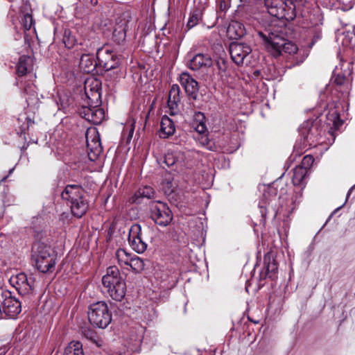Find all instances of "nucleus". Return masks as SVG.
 Instances as JSON below:
<instances>
[{"label": "nucleus", "instance_id": "nucleus-15", "mask_svg": "<svg viewBox=\"0 0 355 355\" xmlns=\"http://www.w3.org/2000/svg\"><path fill=\"white\" fill-rule=\"evenodd\" d=\"M128 243L133 250L137 253H143L147 248V243L144 239L141 226L133 224L129 230Z\"/></svg>", "mask_w": 355, "mask_h": 355}, {"label": "nucleus", "instance_id": "nucleus-23", "mask_svg": "<svg viewBox=\"0 0 355 355\" xmlns=\"http://www.w3.org/2000/svg\"><path fill=\"white\" fill-rule=\"evenodd\" d=\"M180 83L187 95L196 99L199 90L198 83L187 72L180 74Z\"/></svg>", "mask_w": 355, "mask_h": 355}, {"label": "nucleus", "instance_id": "nucleus-37", "mask_svg": "<svg viewBox=\"0 0 355 355\" xmlns=\"http://www.w3.org/2000/svg\"><path fill=\"white\" fill-rule=\"evenodd\" d=\"M264 263L266 265L267 277L274 279L277 271V263L274 259L270 260V258L268 259L267 257L264 258Z\"/></svg>", "mask_w": 355, "mask_h": 355}, {"label": "nucleus", "instance_id": "nucleus-41", "mask_svg": "<svg viewBox=\"0 0 355 355\" xmlns=\"http://www.w3.org/2000/svg\"><path fill=\"white\" fill-rule=\"evenodd\" d=\"M84 336L89 340H94L96 338V333L94 331L89 329H85L83 331Z\"/></svg>", "mask_w": 355, "mask_h": 355}, {"label": "nucleus", "instance_id": "nucleus-6", "mask_svg": "<svg viewBox=\"0 0 355 355\" xmlns=\"http://www.w3.org/2000/svg\"><path fill=\"white\" fill-rule=\"evenodd\" d=\"M265 6L267 8L268 12L272 17H274L275 19H273L270 21H265L263 27L267 25L268 23H270L272 21H277V24L281 25L282 23L279 20L285 19L286 21H292L295 19V7L291 3L288 5L286 1L284 0H266Z\"/></svg>", "mask_w": 355, "mask_h": 355}, {"label": "nucleus", "instance_id": "nucleus-26", "mask_svg": "<svg viewBox=\"0 0 355 355\" xmlns=\"http://www.w3.org/2000/svg\"><path fill=\"white\" fill-rule=\"evenodd\" d=\"M180 87L178 85H173L168 94L167 104L171 115L178 114V105L180 102Z\"/></svg>", "mask_w": 355, "mask_h": 355}, {"label": "nucleus", "instance_id": "nucleus-14", "mask_svg": "<svg viewBox=\"0 0 355 355\" xmlns=\"http://www.w3.org/2000/svg\"><path fill=\"white\" fill-rule=\"evenodd\" d=\"M86 141L87 147V158L90 161H95L102 150L100 137L98 131L88 129L86 132Z\"/></svg>", "mask_w": 355, "mask_h": 355}, {"label": "nucleus", "instance_id": "nucleus-12", "mask_svg": "<svg viewBox=\"0 0 355 355\" xmlns=\"http://www.w3.org/2000/svg\"><path fill=\"white\" fill-rule=\"evenodd\" d=\"M96 60L99 65L107 71L116 69L119 64V58L109 46L97 49Z\"/></svg>", "mask_w": 355, "mask_h": 355}, {"label": "nucleus", "instance_id": "nucleus-25", "mask_svg": "<svg viewBox=\"0 0 355 355\" xmlns=\"http://www.w3.org/2000/svg\"><path fill=\"white\" fill-rule=\"evenodd\" d=\"M83 54L81 55L79 67L85 73H91L96 67L97 63L94 60L92 53L94 51H89L86 49H80Z\"/></svg>", "mask_w": 355, "mask_h": 355}, {"label": "nucleus", "instance_id": "nucleus-7", "mask_svg": "<svg viewBox=\"0 0 355 355\" xmlns=\"http://www.w3.org/2000/svg\"><path fill=\"white\" fill-rule=\"evenodd\" d=\"M320 130L318 125H314L312 120L305 121L299 128V133L301 139L303 140L302 143L297 142L294 146V149H300L306 150L307 148L315 147L320 144Z\"/></svg>", "mask_w": 355, "mask_h": 355}, {"label": "nucleus", "instance_id": "nucleus-5", "mask_svg": "<svg viewBox=\"0 0 355 355\" xmlns=\"http://www.w3.org/2000/svg\"><path fill=\"white\" fill-rule=\"evenodd\" d=\"M103 292L114 300L121 301L125 295L126 285L116 266H110L102 278Z\"/></svg>", "mask_w": 355, "mask_h": 355}, {"label": "nucleus", "instance_id": "nucleus-28", "mask_svg": "<svg viewBox=\"0 0 355 355\" xmlns=\"http://www.w3.org/2000/svg\"><path fill=\"white\" fill-rule=\"evenodd\" d=\"M175 131V125L173 121L166 115L162 117L159 136L160 138L166 139L172 136Z\"/></svg>", "mask_w": 355, "mask_h": 355}, {"label": "nucleus", "instance_id": "nucleus-45", "mask_svg": "<svg viewBox=\"0 0 355 355\" xmlns=\"http://www.w3.org/2000/svg\"><path fill=\"white\" fill-rule=\"evenodd\" d=\"M235 26H240L238 23L235 22L228 27V32H230L232 28L235 27Z\"/></svg>", "mask_w": 355, "mask_h": 355}, {"label": "nucleus", "instance_id": "nucleus-8", "mask_svg": "<svg viewBox=\"0 0 355 355\" xmlns=\"http://www.w3.org/2000/svg\"><path fill=\"white\" fill-rule=\"evenodd\" d=\"M88 319L94 327L100 329L106 328L112 321V314L107 303L99 301L92 304L88 311Z\"/></svg>", "mask_w": 355, "mask_h": 355}, {"label": "nucleus", "instance_id": "nucleus-49", "mask_svg": "<svg viewBox=\"0 0 355 355\" xmlns=\"http://www.w3.org/2000/svg\"><path fill=\"white\" fill-rule=\"evenodd\" d=\"M352 189H353V187H352V188H351V189L349 190L348 193H347L348 195H349V194H350V193H351V191H352Z\"/></svg>", "mask_w": 355, "mask_h": 355}, {"label": "nucleus", "instance_id": "nucleus-35", "mask_svg": "<svg viewBox=\"0 0 355 355\" xmlns=\"http://www.w3.org/2000/svg\"><path fill=\"white\" fill-rule=\"evenodd\" d=\"M64 355H85L82 344L78 341L71 342L65 347Z\"/></svg>", "mask_w": 355, "mask_h": 355}, {"label": "nucleus", "instance_id": "nucleus-51", "mask_svg": "<svg viewBox=\"0 0 355 355\" xmlns=\"http://www.w3.org/2000/svg\"><path fill=\"white\" fill-rule=\"evenodd\" d=\"M1 216H2V214H1V213H0V218H1Z\"/></svg>", "mask_w": 355, "mask_h": 355}, {"label": "nucleus", "instance_id": "nucleus-34", "mask_svg": "<svg viewBox=\"0 0 355 355\" xmlns=\"http://www.w3.org/2000/svg\"><path fill=\"white\" fill-rule=\"evenodd\" d=\"M132 254L128 252L125 249L119 248L115 253L116 259L121 268H126Z\"/></svg>", "mask_w": 355, "mask_h": 355}, {"label": "nucleus", "instance_id": "nucleus-50", "mask_svg": "<svg viewBox=\"0 0 355 355\" xmlns=\"http://www.w3.org/2000/svg\"><path fill=\"white\" fill-rule=\"evenodd\" d=\"M275 185H276L277 189V188L279 187L278 182H275Z\"/></svg>", "mask_w": 355, "mask_h": 355}, {"label": "nucleus", "instance_id": "nucleus-21", "mask_svg": "<svg viewBox=\"0 0 355 355\" xmlns=\"http://www.w3.org/2000/svg\"><path fill=\"white\" fill-rule=\"evenodd\" d=\"M250 46L241 42H232L230 45V53L234 62L240 65L243 63L244 58L251 53Z\"/></svg>", "mask_w": 355, "mask_h": 355}, {"label": "nucleus", "instance_id": "nucleus-39", "mask_svg": "<svg viewBox=\"0 0 355 355\" xmlns=\"http://www.w3.org/2000/svg\"><path fill=\"white\" fill-rule=\"evenodd\" d=\"M126 33L125 28L115 29L113 32V37L116 42L120 44L125 39Z\"/></svg>", "mask_w": 355, "mask_h": 355}, {"label": "nucleus", "instance_id": "nucleus-43", "mask_svg": "<svg viewBox=\"0 0 355 355\" xmlns=\"http://www.w3.org/2000/svg\"><path fill=\"white\" fill-rule=\"evenodd\" d=\"M68 102L67 101H62L60 100V105H59V103H58V109L59 110H61V109H64L67 107V106H68Z\"/></svg>", "mask_w": 355, "mask_h": 355}, {"label": "nucleus", "instance_id": "nucleus-2", "mask_svg": "<svg viewBox=\"0 0 355 355\" xmlns=\"http://www.w3.org/2000/svg\"><path fill=\"white\" fill-rule=\"evenodd\" d=\"M282 25L277 24L275 20L258 31V35L265 42L267 50L276 57L282 52L294 54L297 51V46L282 36Z\"/></svg>", "mask_w": 355, "mask_h": 355}, {"label": "nucleus", "instance_id": "nucleus-20", "mask_svg": "<svg viewBox=\"0 0 355 355\" xmlns=\"http://www.w3.org/2000/svg\"><path fill=\"white\" fill-rule=\"evenodd\" d=\"M10 282L21 295L31 293L34 289L35 279L31 275L28 277L25 273L21 272L10 279Z\"/></svg>", "mask_w": 355, "mask_h": 355}, {"label": "nucleus", "instance_id": "nucleus-47", "mask_svg": "<svg viewBox=\"0 0 355 355\" xmlns=\"http://www.w3.org/2000/svg\"><path fill=\"white\" fill-rule=\"evenodd\" d=\"M14 170H15V167H13L12 168L10 169L8 175L12 174L13 173Z\"/></svg>", "mask_w": 355, "mask_h": 355}, {"label": "nucleus", "instance_id": "nucleus-10", "mask_svg": "<svg viewBox=\"0 0 355 355\" xmlns=\"http://www.w3.org/2000/svg\"><path fill=\"white\" fill-rule=\"evenodd\" d=\"M62 42L68 49L77 46L79 50L86 49L89 51H94L96 49L93 42L83 37L75 29H64L62 35Z\"/></svg>", "mask_w": 355, "mask_h": 355}, {"label": "nucleus", "instance_id": "nucleus-4", "mask_svg": "<svg viewBox=\"0 0 355 355\" xmlns=\"http://www.w3.org/2000/svg\"><path fill=\"white\" fill-rule=\"evenodd\" d=\"M62 199L70 207L71 214L81 218L89 208V202L84 189L78 184H68L61 193Z\"/></svg>", "mask_w": 355, "mask_h": 355}, {"label": "nucleus", "instance_id": "nucleus-46", "mask_svg": "<svg viewBox=\"0 0 355 355\" xmlns=\"http://www.w3.org/2000/svg\"><path fill=\"white\" fill-rule=\"evenodd\" d=\"M98 0H91V3L92 5H96L97 3Z\"/></svg>", "mask_w": 355, "mask_h": 355}, {"label": "nucleus", "instance_id": "nucleus-24", "mask_svg": "<svg viewBox=\"0 0 355 355\" xmlns=\"http://www.w3.org/2000/svg\"><path fill=\"white\" fill-rule=\"evenodd\" d=\"M187 59L189 62L188 67L193 71L198 70L204 67H210L212 64L211 58L202 53H198L195 55L189 53Z\"/></svg>", "mask_w": 355, "mask_h": 355}, {"label": "nucleus", "instance_id": "nucleus-9", "mask_svg": "<svg viewBox=\"0 0 355 355\" xmlns=\"http://www.w3.org/2000/svg\"><path fill=\"white\" fill-rule=\"evenodd\" d=\"M150 218L160 227H166L172 222L173 216L168 205L162 201H153L149 205Z\"/></svg>", "mask_w": 355, "mask_h": 355}, {"label": "nucleus", "instance_id": "nucleus-44", "mask_svg": "<svg viewBox=\"0 0 355 355\" xmlns=\"http://www.w3.org/2000/svg\"><path fill=\"white\" fill-rule=\"evenodd\" d=\"M243 33H244L243 30L241 27H239V30L238 31H236V36L241 37L243 35Z\"/></svg>", "mask_w": 355, "mask_h": 355}, {"label": "nucleus", "instance_id": "nucleus-3", "mask_svg": "<svg viewBox=\"0 0 355 355\" xmlns=\"http://www.w3.org/2000/svg\"><path fill=\"white\" fill-rule=\"evenodd\" d=\"M32 260L37 269L42 273H51L55 270L57 254L45 241H37L32 247Z\"/></svg>", "mask_w": 355, "mask_h": 355}, {"label": "nucleus", "instance_id": "nucleus-16", "mask_svg": "<svg viewBox=\"0 0 355 355\" xmlns=\"http://www.w3.org/2000/svg\"><path fill=\"white\" fill-rule=\"evenodd\" d=\"M99 104L88 103V106H83L79 114L81 117L95 125L101 123L105 117V111L98 107Z\"/></svg>", "mask_w": 355, "mask_h": 355}, {"label": "nucleus", "instance_id": "nucleus-40", "mask_svg": "<svg viewBox=\"0 0 355 355\" xmlns=\"http://www.w3.org/2000/svg\"><path fill=\"white\" fill-rule=\"evenodd\" d=\"M313 157L311 155H307L303 157L301 166L304 167L307 170L308 168L313 165Z\"/></svg>", "mask_w": 355, "mask_h": 355}, {"label": "nucleus", "instance_id": "nucleus-19", "mask_svg": "<svg viewBox=\"0 0 355 355\" xmlns=\"http://www.w3.org/2000/svg\"><path fill=\"white\" fill-rule=\"evenodd\" d=\"M2 297H4L3 302V309L4 313V318H15L21 311V302L12 297L10 293L6 292L3 293L1 291Z\"/></svg>", "mask_w": 355, "mask_h": 355}, {"label": "nucleus", "instance_id": "nucleus-48", "mask_svg": "<svg viewBox=\"0 0 355 355\" xmlns=\"http://www.w3.org/2000/svg\"><path fill=\"white\" fill-rule=\"evenodd\" d=\"M8 175L3 177V178H2V180L0 181V184H1L2 182H4V181L7 179V178H8Z\"/></svg>", "mask_w": 355, "mask_h": 355}, {"label": "nucleus", "instance_id": "nucleus-22", "mask_svg": "<svg viewBox=\"0 0 355 355\" xmlns=\"http://www.w3.org/2000/svg\"><path fill=\"white\" fill-rule=\"evenodd\" d=\"M85 94L88 103H101L100 83L98 80L87 79L85 83Z\"/></svg>", "mask_w": 355, "mask_h": 355}, {"label": "nucleus", "instance_id": "nucleus-11", "mask_svg": "<svg viewBox=\"0 0 355 355\" xmlns=\"http://www.w3.org/2000/svg\"><path fill=\"white\" fill-rule=\"evenodd\" d=\"M205 117L202 112H197L194 115V121L192 123L193 128L200 135L198 137L199 144L206 149L210 151H216L217 146L214 141L210 140L208 137L205 135L207 131V126L205 121Z\"/></svg>", "mask_w": 355, "mask_h": 355}, {"label": "nucleus", "instance_id": "nucleus-1", "mask_svg": "<svg viewBox=\"0 0 355 355\" xmlns=\"http://www.w3.org/2000/svg\"><path fill=\"white\" fill-rule=\"evenodd\" d=\"M270 193L274 192L270 189L269 192L265 193L259 202V208L262 218H265L270 212L273 214L274 217L277 216L288 217L301 201L302 197V189L296 191L295 196L290 199L283 196L286 193L283 188L280 189L278 197L277 193L270 197Z\"/></svg>", "mask_w": 355, "mask_h": 355}, {"label": "nucleus", "instance_id": "nucleus-38", "mask_svg": "<svg viewBox=\"0 0 355 355\" xmlns=\"http://www.w3.org/2000/svg\"><path fill=\"white\" fill-rule=\"evenodd\" d=\"M200 21V15L198 12H193L189 18V20L187 24V28L188 30L193 28L196 26Z\"/></svg>", "mask_w": 355, "mask_h": 355}, {"label": "nucleus", "instance_id": "nucleus-18", "mask_svg": "<svg viewBox=\"0 0 355 355\" xmlns=\"http://www.w3.org/2000/svg\"><path fill=\"white\" fill-rule=\"evenodd\" d=\"M351 62L340 60L339 65L336 66L333 71V78L334 83L338 86H346V89H348V86L346 85L350 81L352 70L350 68ZM347 90H345L346 92Z\"/></svg>", "mask_w": 355, "mask_h": 355}, {"label": "nucleus", "instance_id": "nucleus-17", "mask_svg": "<svg viewBox=\"0 0 355 355\" xmlns=\"http://www.w3.org/2000/svg\"><path fill=\"white\" fill-rule=\"evenodd\" d=\"M325 123L329 128L328 132L331 139H328L329 144L331 145L336 139L335 131L338 130L343 123V121L340 119L339 110L336 105L329 108L326 115Z\"/></svg>", "mask_w": 355, "mask_h": 355}, {"label": "nucleus", "instance_id": "nucleus-32", "mask_svg": "<svg viewBox=\"0 0 355 355\" xmlns=\"http://www.w3.org/2000/svg\"><path fill=\"white\" fill-rule=\"evenodd\" d=\"M307 170L300 166L293 169L292 182L294 186H304Z\"/></svg>", "mask_w": 355, "mask_h": 355}, {"label": "nucleus", "instance_id": "nucleus-33", "mask_svg": "<svg viewBox=\"0 0 355 355\" xmlns=\"http://www.w3.org/2000/svg\"><path fill=\"white\" fill-rule=\"evenodd\" d=\"M135 131V121L134 120H128L123 128L121 139L126 144H129L132 138Z\"/></svg>", "mask_w": 355, "mask_h": 355}, {"label": "nucleus", "instance_id": "nucleus-30", "mask_svg": "<svg viewBox=\"0 0 355 355\" xmlns=\"http://www.w3.org/2000/svg\"><path fill=\"white\" fill-rule=\"evenodd\" d=\"M154 195L155 191L151 187L144 186L138 189L131 197L130 201L132 203L140 204L142 202V199H150L154 197Z\"/></svg>", "mask_w": 355, "mask_h": 355}, {"label": "nucleus", "instance_id": "nucleus-36", "mask_svg": "<svg viewBox=\"0 0 355 355\" xmlns=\"http://www.w3.org/2000/svg\"><path fill=\"white\" fill-rule=\"evenodd\" d=\"M126 267H130L134 272L139 273L144 270V263L140 257L132 254Z\"/></svg>", "mask_w": 355, "mask_h": 355}, {"label": "nucleus", "instance_id": "nucleus-31", "mask_svg": "<svg viewBox=\"0 0 355 355\" xmlns=\"http://www.w3.org/2000/svg\"><path fill=\"white\" fill-rule=\"evenodd\" d=\"M17 85H19L20 88H24V92L28 96L26 97L28 104L34 103L37 101L36 87L33 83L24 85V80L18 79Z\"/></svg>", "mask_w": 355, "mask_h": 355}, {"label": "nucleus", "instance_id": "nucleus-27", "mask_svg": "<svg viewBox=\"0 0 355 355\" xmlns=\"http://www.w3.org/2000/svg\"><path fill=\"white\" fill-rule=\"evenodd\" d=\"M184 153L180 150L178 147L169 148L166 153L164 157V162L168 167L174 166L179 162L184 161Z\"/></svg>", "mask_w": 355, "mask_h": 355}, {"label": "nucleus", "instance_id": "nucleus-42", "mask_svg": "<svg viewBox=\"0 0 355 355\" xmlns=\"http://www.w3.org/2000/svg\"><path fill=\"white\" fill-rule=\"evenodd\" d=\"M288 5H291L292 3L293 6H294L296 8H298L300 6H304L305 5V0H286Z\"/></svg>", "mask_w": 355, "mask_h": 355}, {"label": "nucleus", "instance_id": "nucleus-13", "mask_svg": "<svg viewBox=\"0 0 355 355\" xmlns=\"http://www.w3.org/2000/svg\"><path fill=\"white\" fill-rule=\"evenodd\" d=\"M31 12L30 5L26 3L21 6L17 14L12 7L9 15L12 18V24L15 25L16 27L18 23L26 31L30 30L34 24Z\"/></svg>", "mask_w": 355, "mask_h": 355}, {"label": "nucleus", "instance_id": "nucleus-29", "mask_svg": "<svg viewBox=\"0 0 355 355\" xmlns=\"http://www.w3.org/2000/svg\"><path fill=\"white\" fill-rule=\"evenodd\" d=\"M33 69V60L30 56L22 55L19 58L17 65V73L19 79L23 80L22 77L29 74Z\"/></svg>", "mask_w": 355, "mask_h": 355}]
</instances>
